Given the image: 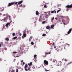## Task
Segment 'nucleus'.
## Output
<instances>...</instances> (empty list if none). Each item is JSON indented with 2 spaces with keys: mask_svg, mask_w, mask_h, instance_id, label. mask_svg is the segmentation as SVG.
<instances>
[{
  "mask_svg": "<svg viewBox=\"0 0 72 72\" xmlns=\"http://www.w3.org/2000/svg\"><path fill=\"white\" fill-rule=\"evenodd\" d=\"M65 8H66V10L67 12H68V11L69 10V8H72V4L70 5H67L66 6H65Z\"/></svg>",
  "mask_w": 72,
  "mask_h": 72,
  "instance_id": "nucleus-1",
  "label": "nucleus"
},
{
  "mask_svg": "<svg viewBox=\"0 0 72 72\" xmlns=\"http://www.w3.org/2000/svg\"><path fill=\"white\" fill-rule=\"evenodd\" d=\"M48 64H49L48 61L45 60H44V64L45 66H48Z\"/></svg>",
  "mask_w": 72,
  "mask_h": 72,
  "instance_id": "nucleus-2",
  "label": "nucleus"
},
{
  "mask_svg": "<svg viewBox=\"0 0 72 72\" xmlns=\"http://www.w3.org/2000/svg\"><path fill=\"white\" fill-rule=\"evenodd\" d=\"M57 64L58 66H62V62L60 61L57 62Z\"/></svg>",
  "mask_w": 72,
  "mask_h": 72,
  "instance_id": "nucleus-3",
  "label": "nucleus"
},
{
  "mask_svg": "<svg viewBox=\"0 0 72 72\" xmlns=\"http://www.w3.org/2000/svg\"><path fill=\"white\" fill-rule=\"evenodd\" d=\"M62 49H63V47H60V46H58L57 48L56 49V50H60V51L61 50H62Z\"/></svg>",
  "mask_w": 72,
  "mask_h": 72,
  "instance_id": "nucleus-4",
  "label": "nucleus"
},
{
  "mask_svg": "<svg viewBox=\"0 0 72 72\" xmlns=\"http://www.w3.org/2000/svg\"><path fill=\"white\" fill-rule=\"evenodd\" d=\"M14 4V2H12L11 3H8V6H12V5H13Z\"/></svg>",
  "mask_w": 72,
  "mask_h": 72,
  "instance_id": "nucleus-5",
  "label": "nucleus"
},
{
  "mask_svg": "<svg viewBox=\"0 0 72 72\" xmlns=\"http://www.w3.org/2000/svg\"><path fill=\"white\" fill-rule=\"evenodd\" d=\"M49 14H48V15H45V18L46 19H47V18H48V17H49V15H50V11L49 12Z\"/></svg>",
  "mask_w": 72,
  "mask_h": 72,
  "instance_id": "nucleus-6",
  "label": "nucleus"
},
{
  "mask_svg": "<svg viewBox=\"0 0 72 72\" xmlns=\"http://www.w3.org/2000/svg\"><path fill=\"white\" fill-rule=\"evenodd\" d=\"M28 66V65L27 64H26L24 66L25 70L26 71H28V69H27V67Z\"/></svg>",
  "mask_w": 72,
  "mask_h": 72,
  "instance_id": "nucleus-7",
  "label": "nucleus"
},
{
  "mask_svg": "<svg viewBox=\"0 0 72 72\" xmlns=\"http://www.w3.org/2000/svg\"><path fill=\"white\" fill-rule=\"evenodd\" d=\"M71 31H72V28H71L70 29H69L68 32V34H69V33L71 32Z\"/></svg>",
  "mask_w": 72,
  "mask_h": 72,
  "instance_id": "nucleus-8",
  "label": "nucleus"
},
{
  "mask_svg": "<svg viewBox=\"0 0 72 72\" xmlns=\"http://www.w3.org/2000/svg\"><path fill=\"white\" fill-rule=\"evenodd\" d=\"M46 29H48V30H51L50 28V26H47L46 27Z\"/></svg>",
  "mask_w": 72,
  "mask_h": 72,
  "instance_id": "nucleus-9",
  "label": "nucleus"
},
{
  "mask_svg": "<svg viewBox=\"0 0 72 72\" xmlns=\"http://www.w3.org/2000/svg\"><path fill=\"white\" fill-rule=\"evenodd\" d=\"M9 25V26H10V23L9 22H8V23H7V24H6V27H8Z\"/></svg>",
  "mask_w": 72,
  "mask_h": 72,
  "instance_id": "nucleus-10",
  "label": "nucleus"
},
{
  "mask_svg": "<svg viewBox=\"0 0 72 72\" xmlns=\"http://www.w3.org/2000/svg\"><path fill=\"white\" fill-rule=\"evenodd\" d=\"M46 55H45V56H43V57L44 58H45V57H46V54H50V52H49V53H47L46 52Z\"/></svg>",
  "mask_w": 72,
  "mask_h": 72,
  "instance_id": "nucleus-11",
  "label": "nucleus"
},
{
  "mask_svg": "<svg viewBox=\"0 0 72 72\" xmlns=\"http://www.w3.org/2000/svg\"><path fill=\"white\" fill-rule=\"evenodd\" d=\"M28 71H31V66H29V67L28 68Z\"/></svg>",
  "mask_w": 72,
  "mask_h": 72,
  "instance_id": "nucleus-12",
  "label": "nucleus"
},
{
  "mask_svg": "<svg viewBox=\"0 0 72 72\" xmlns=\"http://www.w3.org/2000/svg\"><path fill=\"white\" fill-rule=\"evenodd\" d=\"M55 12V13H56V11L55 10L54 11H51V13H54Z\"/></svg>",
  "mask_w": 72,
  "mask_h": 72,
  "instance_id": "nucleus-13",
  "label": "nucleus"
},
{
  "mask_svg": "<svg viewBox=\"0 0 72 72\" xmlns=\"http://www.w3.org/2000/svg\"><path fill=\"white\" fill-rule=\"evenodd\" d=\"M22 2H23V1H20L18 3V5H20V4H21Z\"/></svg>",
  "mask_w": 72,
  "mask_h": 72,
  "instance_id": "nucleus-14",
  "label": "nucleus"
},
{
  "mask_svg": "<svg viewBox=\"0 0 72 72\" xmlns=\"http://www.w3.org/2000/svg\"><path fill=\"white\" fill-rule=\"evenodd\" d=\"M54 26H55V25L54 24L51 25V27H50V28H51V29L53 28V27H54Z\"/></svg>",
  "mask_w": 72,
  "mask_h": 72,
  "instance_id": "nucleus-15",
  "label": "nucleus"
},
{
  "mask_svg": "<svg viewBox=\"0 0 72 72\" xmlns=\"http://www.w3.org/2000/svg\"><path fill=\"white\" fill-rule=\"evenodd\" d=\"M32 38V37H30V38L29 39V41H31V40Z\"/></svg>",
  "mask_w": 72,
  "mask_h": 72,
  "instance_id": "nucleus-16",
  "label": "nucleus"
},
{
  "mask_svg": "<svg viewBox=\"0 0 72 72\" xmlns=\"http://www.w3.org/2000/svg\"><path fill=\"white\" fill-rule=\"evenodd\" d=\"M6 17H4V19H2V21H3L4 22H5V21H6Z\"/></svg>",
  "mask_w": 72,
  "mask_h": 72,
  "instance_id": "nucleus-17",
  "label": "nucleus"
},
{
  "mask_svg": "<svg viewBox=\"0 0 72 72\" xmlns=\"http://www.w3.org/2000/svg\"><path fill=\"white\" fill-rule=\"evenodd\" d=\"M39 13V12L38 11H36V15H38Z\"/></svg>",
  "mask_w": 72,
  "mask_h": 72,
  "instance_id": "nucleus-18",
  "label": "nucleus"
},
{
  "mask_svg": "<svg viewBox=\"0 0 72 72\" xmlns=\"http://www.w3.org/2000/svg\"><path fill=\"white\" fill-rule=\"evenodd\" d=\"M32 62H30V63H29L28 64V66H31L32 65Z\"/></svg>",
  "mask_w": 72,
  "mask_h": 72,
  "instance_id": "nucleus-19",
  "label": "nucleus"
},
{
  "mask_svg": "<svg viewBox=\"0 0 72 72\" xmlns=\"http://www.w3.org/2000/svg\"><path fill=\"white\" fill-rule=\"evenodd\" d=\"M23 36L24 37H26V33H23Z\"/></svg>",
  "mask_w": 72,
  "mask_h": 72,
  "instance_id": "nucleus-20",
  "label": "nucleus"
},
{
  "mask_svg": "<svg viewBox=\"0 0 72 72\" xmlns=\"http://www.w3.org/2000/svg\"><path fill=\"white\" fill-rule=\"evenodd\" d=\"M5 39L7 41H9V39L8 38H6Z\"/></svg>",
  "mask_w": 72,
  "mask_h": 72,
  "instance_id": "nucleus-21",
  "label": "nucleus"
},
{
  "mask_svg": "<svg viewBox=\"0 0 72 72\" xmlns=\"http://www.w3.org/2000/svg\"><path fill=\"white\" fill-rule=\"evenodd\" d=\"M72 62H69V63H68L67 64V65H69V64H72Z\"/></svg>",
  "mask_w": 72,
  "mask_h": 72,
  "instance_id": "nucleus-22",
  "label": "nucleus"
},
{
  "mask_svg": "<svg viewBox=\"0 0 72 72\" xmlns=\"http://www.w3.org/2000/svg\"><path fill=\"white\" fill-rule=\"evenodd\" d=\"M17 39V37H15L13 38V39H14V40H15V39Z\"/></svg>",
  "mask_w": 72,
  "mask_h": 72,
  "instance_id": "nucleus-23",
  "label": "nucleus"
},
{
  "mask_svg": "<svg viewBox=\"0 0 72 72\" xmlns=\"http://www.w3.org/2000/svg\"><path fill=\"white\" fill-rule=\"evenodd\" d=\"M45 23H46V21H43L42 22V24H44Z\"/></svg>",
  "mask_w": 72,
  "mask_h": 72,
  "instance_id": "nucleus-24",
  "label": "nucleus"
},
{
  "mask_svg": "<svg viewBox=\"0 0 72 72\" xmlns=\"http://www.w3.org/2000/svg\"><path fill=\"white\" fill-rule=\"evenodd\" d=\"M45 71H46V72H47V71H49V70H47L46 69V68H44Z\"/></svg>",
  "mask_w": 72,
  "mask_h": 72,
  "instance_id": "nucleus-25",
  "label": "nucleus"
},
{
  "mask_svg": "<svg viewBox=\"0 0 72 72\" xmlns=\"http://www.w3.org/2000/svg\"><path fill=\"white\" fill-rule=\"evenodd\" d=\"M60 10H57V13H59V12H60Z\"/></svg>",
  "mask_w": 72,
  "mask_h": 72,
  "instance_id": "nucleus-26",
  "label": "nucleus"
},
{
  "mask_svg": "<svg viewBox=\"0 0 72 72\" xmlns=\"http://www.w3.org/2000/svg\"><path fill=\"white\" fill-rule=\"evenodd\" d=\"M23 33H26V30H25L23 32Z\"/></svg>",
  "mask_w": 72,
  "mask_h": 72,
  "instance_id": "nucleus-27",
  "label": "nucleus"
},
{
  "mask_svg": "<svg viewBox=\"0 0 72 72\" xmlns=\"http://www.w3.org/2000/svg\"><path fill=\"white\" fill-rule=\"evenodd\" d=\"M37 57L36 55H35L34 56V58H36Z\"/></svg>",
  "mask_w": 72,
  "mask_h": 72,
  "instance_id": "nucleus-28",
  "label": "nucleus"
},
{
  "mask_svg": "<svg viewBox=\"0 0 72 72\" xmlns=\"http://www.w3.org/2000/svg\"><path fill=\"white\" fill-rule=\"evenodd\" d=\"M12 35L13 36H15V33H12Z\"/></svg>",
  "mask_w": 72,
  "mask_h": 72,
  "instance_id": "nucleus-29",
  "label": "nucleus"
},
{
  "mask_svg": "<svg viewBox=\"0 0 72 72\" xmlns=\"http://www.w3.org/2000/svg\"><path fill=\"white\" fill-rule=\"evenodd\" d=\"M61 71L62 72H64V69H63L62 70H61Z\"/></svg>",
  "mask_w": 72,
  "mask_h": 72,
  "instance_id": "nucleus-30",
  "label": "nucleus"
},
{
  "mask_svg": "<svg viewBox=\"0 0 72 72\" xmlns=\"http://www.w3.org/2000/svg\"><path fill=\"white\" fill-rule=\"evenodd\" d=\"M42 36H46V34H43L42 35Z\"/></svg>",
  "mask_w": 72,
  "mask_h": 72,
  "instance_id": "nucleus-31",
  "label": "nucleus"
},
{
  "mask_svg": "<svg viewBox=\"0 0 72 72\" xmlns=\"http://www.w3.org/2000/svg\"><path fill=\"white\" fill-rule=\"evenodd\" d=\"M57 6H60V5L59 4H58L57 5Z\"/></svg>",
  "mask_w": 72,
  "mask_h": 72,
  "instance_id": "nucleus-32",
  "label": "nucleus"
},
{
  "mask_svg": "<svg viewBox=\"0 0 72 72\" xmlns=\"http://www.w3.org/2000/svg\"><path fill=\"white\" fill-rule=\"evenodd\" d=\"M33 44H34V43L33 42H31V44L32 45H33Z\"/></svg>",
  "mask_w": 72,
  "mask_h": 72,
  "instance_id": "nucleus-33",
  "label": "nucleus"
},
{
  "mask_svg": "<svg viewBox=\"0 0 72 72\" xmlns=\"http://www.w3.org/2000/svg\"><path fill=\"white\" fill-rule=\"evenodd\" d=\"M16 72H18V69H16Z\"/></svg>",
  "mask_w": 72,
  "mask_h": 72,
  "instance_id": "nucleus-34",
  "label": "nucleus"
},
{
  "mask_svg": "<svg viewBox=\"0 0 72 72\" xmlns=\"http://www.w3.org/2000/svg\"><path fill=\"white\" fill-rule=\"evenodd\" d=\"M11 72H15V70H14L11 71Z\"/></svg>",
  "mask_w": 72,
  "mask_h": 72,
  "instance_id": "nucleus-35",
  "label": "nucleus"
},
{
  "mask_svg": "<svg viewBox=\"0 0 72 72\" xmlns=\"http://www.w3.org/2000/svg\"><path fill=\"white\" fill-rule=\"evenodd\" d=\"M17 52H13V53H14V54H16V53H17Z\"/></svg>",
  "mask_w": 72,
  "mask_h": 72,
  "instance_id": "nucleus-36",
  "label": "nucleus"
},
{
  "mask_svg": "<svg viewBox=\"0 0 72 72\" xmlns=\"http://www.w3.org/2000/svg\"><path fill=\"white\" fill-rule=\"evenodd\" d=\"M2 12L3 11L2 10H1V8H0V12Z\"/></svg>",
  "mask_w": 72,
  "mask_h": 72,
  "instance_id": "nucleus-37",
  "label": "nucleus"
},
{
  "mask_svg": "<svg viewBox=\"0 0 72 72\" xmlns=\"http://www.w3.org/2000/svg\"><path fill=\"white\" fill-rule=\"evenodd\" d=\"M54 17L52 18L51 19L52 21H53V20H54Z\"/></svg>",
  "mask_w": 72,
  "mask_h": 72,
  "instance_id": "nucleus-38",
  "label": "nucleus"
},
{
  "mask_svg": "<svg viewBox=\"0 0 72 72\" xmlns=\"http://www.w3.org/2000/svg\"><path fill=\"white\" fill-rule=\"evenodd\" d=\"M65 61H66V62H67V61H68V60H67V59H65Z\"/></svg>",
  "mask_w": 72,
  "mask_h": 72,
  "instance_id": "nucleus-39",
  "label": "nucleus"
},
{
  "mask_svg": "<svg viewBox=\"0 0 72 72\" xmlns=\"http://www.w3.org/2000/svg\"><path fill=\"white\" fill-rule=\"evenodd\" d=\"M14 4H18V2H16L15 3H14Z\"/></svg>",
  "mask_w": 72,
  "mask_h": 72,
  "instance_id": "nucleus-40",
  "label": "nucleus"
},
{
  "mask_svg": "<svg viewBox=\"0 0 72 72\" xmlns=\"http://www.w3.org/2000/svg\"><path fill=\"white\" fill-rule=\"evenodd\" d=\"M22 35V34L21 33H20L19 34V36H21Z\"/></svg>",
  "mask_w": 72,
  "mask_h": 72,
  "instance_id": "nucleus-41",
  "label": "nucleus"
},
{
  "mask_svg": "<svg viewBox=\"0 0 72 72\" xmlns=\"http://www.w3.org/2000/svg\"><path fill=\"white\" fill-rule=\"evenodd\" d=\"M22 4H21V5H20V6H19L20 7H21V6H22Z\"/></svg>",
  "mask_w": 72,
  "mask_h": 72,
  "instance_id": "nucleus-42",
  "label": "nucleus"
},
{
  "mask_svg": "<svg viewBox=\"0 0 72 72\" xmlns=\"http://www.w3.org/2000/svg\"><path fill=\"white\" fill-rule=\"evenodd\" d=\"M44 8H46V5H45L44 6Z\"/></svg>",
  "mask_w": 72,
  "mask_h": 72,
  "instance_id": "nucleus-43",
  "label": "nucleus"
},
{
  "mask_svg": "<svg viewBox=\"0 0 72 72\" xmlns=\"http://www.w3.org/2000/svg\"><path fill=\"white\" fill-rule=\"evenodd\" d=\"M34 61L35 62H37V60H35Z\"/></svg>",
  "mask_w": 72,
  "mask_h": 72,
  "instance_id": "nucleus-44",
  "label": "nucleus"
},
{
  "mask_svg": "<svg viewBox=\"0 0 72 72\" xmlns=\"http://www.w3.org/2000/svg\"><path fill=\"white\" fill-rule=\"evenodd\" d=\"M23 62V60L21 61V62L22 63Z\"/></svg>",
  "mask_w": 72,
  "mask_h": 72,
  "instance_id": "nucleus-45",
  "label": "nucleus"
},
{
  "mask_svg": "<svg viewBox=\"0 0 72 72\" xmlns=\"http://www.w3.org/2000/svg\"><path fill=\"white\" fill-rule=\"evenodd\" d=\"M54 49H56L55 48H56V46H55L54 47Z\"/></svg>",
  "mask_w": 72,
  "mask_h": 72,
  "instance_id": "nucleus-46",
  "label": "nucleus"
},
{
  "mask_svg": "<svg viewBox=\"0 0 72 72\" xmlns=\"http://www.w3.org/2000/svg\"><path fill=\"white\" fill-rule=\"evenodd\" d=\"M52 45H54V43L53 42L52 44Z\"/></svg>",
  "mask_w": 72,
  "mask_h": 72,
  "instance_id": "nucleus-47",
  "label": "nucleus"
},
{
  "mask_svg": "<svg viewBox=\"0 0 72 72\" xmlns=\"http://www.w3.org/2000/svg\"><path fill=\"white\" fill-rule=\"evenodd\" d=\"M4 28L3 27V28H2V31H3V29H4Z\"/></svg>",
  "mask_w": 72,
  "mask_h": 72,
  "instance_id": "nucleus-48",
  "label": "nucleus"
},
{
  "mask_svg": "<svg viewBox=\"0 0 72 72\" xmlns=\"http://www.w3.org/2000/svg\"><path fill=\"white\" fill-rule=\"evenodd\" d=\"M32 68H33L34 69V68H35V67H34V66H33L32 67Z\"/></svg>",
  "mask_w": 72,
  "mask_h": 72,
  "instance_id": "nucleus-49",
  "label": "nucleus"
},
{
  "mask_svg": "<svg viewBox=\"0 0 72 72\" xmlns=\"http://www.w3.org/2000/svg\"><path fill=\"white\" fill-rule=\"evenodd\" d=\"M23 64H25V63H24V62H23Z\"/></svg>",
  "mask_w": 72,
  "mask_h": 72,
  "instance_id": "nucleus-50",
  "label": "nucleus"
},
{
  "mask_svg": "<svg viewBox=\"0 0 72 72\" xmlns=\"http://www.w3.org/2000/svg\"><path fill=\"white\" fill-rule=\"evenodd\" d=\"M55 19H56L57 20V18H55Z\"/></svg>",
  "mask_w": 72,
  "mask_h": 72,
  "instance_id": "nucleus-51",
  "label": "nucleus"
},
{
  "mask_svg": "<svg viewBox=\"0 0 72 72\" xmlns=\"http://www.w3.org/2000/svg\"><path fill=\"white\" fill-rule=\"evenodd\" d=\"M0 47H1V44H0Z\"/></svg>",
  "mask_w": 72,
  "mask_h": 72,
  "instance_id": "nucleus-52",
  "label": "nucleus"
},
{
  "mask_svg": "<svg viewBox=\"0 0 72 72\" xmlns=\"http://www.w3.org/2000/svg\"><path fill=\"white\" fill-rule=\"evenodd\" d=\"M23 7H25V6H26L25 5H24L23 6Z\"/></svg>",
  "mask_w": 72,
  "mask_h": 72,
  "instance_id": "nucleus-53",
  "label": "nucleus"
},
{
  "mask_svg": "<svg viewBox=\"0 0 72 72\" xmlns=\"http://www.w3.org/2000/svg\"><path fill=\"white\" fill-rule=\"evenodd\" d=\"M3 16H5V14H4Z\"/></svg>",
  "mask_w": 72,
  "mask_h": 72,
  "instance_id": "nucleus-54",
  "label": "nucleus"
},
{
  "mask_svg": "<svg viewBox=\"0 0 72 72\" xmlns=\"http://www.w3.org/2000/svg\"><path fill=\"white\" fill-rule=\"evenodd\" d=\"M9 18H10V16H9Z\"/></svg>",
  "mask_w": 72,
  "mask_h": 72,
  "instance_id": "nucleus-55",
  "label": "nucleus"
},
{
  "mask_svg": "<svg viewBox=\"0 0 72 72\" xmlns=\"http://www.w3.org/2000/svg\"><path fill=\"white\" fill-rule=\"evenodd\" d=\"M18 51H19H19H20V50H18Z\"/></svg>",
  "mask_w": 72,
  "mask_h": 72,
  "instance_id": "nucleus-56",
  "label": "nucleus"
},
{
  "mask_svg": "<svg viewBox=\"0 0 72 72\" xmlns=\"http://www.w3.org/2000/svg\"><path fill=\"white\" fill-rule=\"evenodd\" d=\"M64 49H66V47H64Z\"/></svg>",
  "mask_w": 72,
  "mask_h": 72,
  "instance_id": "nucleus-57",
  "label": "nucleus"
},
{
  "mask_svg": "<svg viewBox=\"0 0 72 72\" xmlns=\"http://www.w3.org/2000/svg\"><path fill=\"white\" fill-rule=\"evenodd\" d=\"M64 60V59H62V60Z\"/></svg>",
  "mask_w": 72,
  "mask_h": 72,
  "instance_id": "nucleus-58",
  "label": "nucleus"
},
{
  "mask_svg": "<svg viewBox=\"0 0 72 72\" xmlns=\"http://www.w3.org/2000/svg\"><path fill=\"white\" fill-rule=\"evenodd\" d=\"M39 21L40 22H41V21H40V19H39Z\"/></svg>",
  "mask_w": 72,
  "mask_h": 72,
  "instance_id": "nucleus-59",
  "label": "nucleus"
},
{
  "mask_svg": "<svg viewBox=\"0 0 72 72\" xmlns=\"http://www.w3.org/2000/svg\"><path fill=\"white\" fill-rule=\"evenodd\" d=\"M0 60H1V58H0Z\"/></svg>",
  "mask_w": 72,
  "mask_h": 72,
  "instance_id": "nucleus-60",
  "label": "nucleus"
},
{
  "mask_svg": "<svg viewBox=\"0 0 72 72\" xmlns=\"http://www.w3.org/2000/svg\"><path fill=\"white\" fill-rule=\"evenodd\" d=\"M2 51H3V50H2Z\"/></svg>",
  "mask_w": 72,
  "mask_h": 72,
  "instance_id": "nucleus-61",
  "label": "nucleus"
},
{
  "mask_svg": "<svg viewBox=\"0 0 72 72\" xmlns=\"http://www.w3.org/2000/svg\"><path fill=\"white\" fill-rule=\"evenodd\" d=\"M17 6H18V4H17Z\"/></svg>",
  "mask_w": 72,
  "mask_h": 72,
  "instance_id": "nucleus-62",
  "label": "nucleus"
},
{
  "mask_svg": "<svg viewBox=\"0 0 72 72\" xmlns=\"http://www.w3.org/2000/svg\"><path fill=\"white\" fill-rule=\"evenodd\" d=\"M22 38L24 39L23 37H22Z\"/></svg>",
  "mask_w": 72,
  "mask_h": 72,
  "instance_id": "nucleus-63",
  "label": "nucleus"
},
{
  "mask_svg": "<svg viewBox=\"0 0 72 72\" xmlns=\"http://www.w3.org/2000/svg\"><path fill=\"white\" fill-rule=\"evenodd\" d=\"M60 17H62V16H60Z\"/></svg>",
  "mask_w": 72,
  "mask_h": 72,
  "instance_id": "nucleus-64",
  "label": "nucleus"
}]
</instances>
